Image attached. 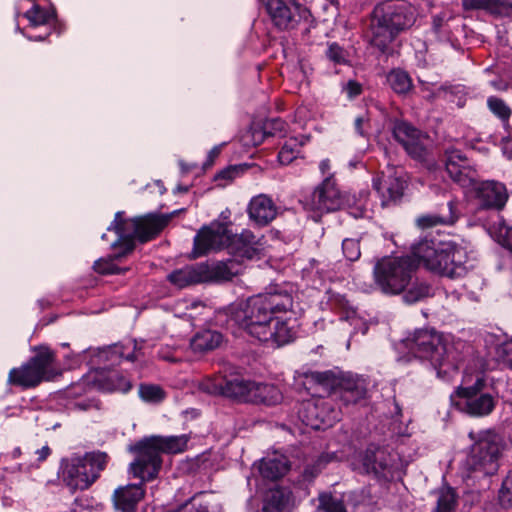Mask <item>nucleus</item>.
Wrapping results in <instances>:
<instances>
[{"label": "nucleus", "mask_w": 512, "mask_h": 512, "mask_svg": "<svg viewBox=\"0 0 512 512\" xmlns=\"http://www.w3.org/2000/svg\"><path fill=\"white\" fill-rule=\"evenodd\" d=\"M188 439L186 436H151L129 447L135 459L129 466L130 473L139 478V483L127 484L115 489L113 504L120 512H137L138 504L145 497V483L157 478L162 466V453L184 451Z\"/></svg>", "instance_id": "1"}, {"label": "nucleus", "mask_w": 512, "mask_h": 512, "mask_svg": "<svg viewBox=\"0 0 512 512\" xmlns=\"http://www.w3.org/2000/svg\"><path fill=\"white\" fill-rule=\"evenodd\" d=\"M421 262L415 248L412 255L383 257L373 269L375 283L386 295L401 294L407 304L422 301L431 295V286L416 276Z\"/></svg>", "instance_id": "2"}, {"label": "nucleus", "mask_w": 512, "mask_h": 512, "mask_svg": "<svg viewBox=\"0 0 512 512\" xmlns=\"http://www.w3.org/2000/svg\"><path fill=\"white\" fill-rule=\"evenodd\" d=\"M416 21V9L406 0H386L378 3L370 15L367 30L369 44L385 57L394 56L398 36Z\"/></svg>", "instance_id": "3"}, {"label": "nucleus", "mask_w": 512, "mask_h": 512, "mask_svg": "<svg viewBox=\"0 0 512 512\" xmlns=\"http://www.w3.org/2000/svg\"><path fill=\"white\" fill-rule=\"evenodd\" d=\"M199 389L209 395L223 396L240 403L275 406L283 399L276 385L246 380L235 373L219 372L205 377L200 381Z\"/></svg>", "instance_id": "4"}, {"label": "nucleus", "mask_w": 512, "mask_h": 512, "mask_svg": "<svg viewBox=\"0 0 512 512\" xmlns=\"http://www.w3.org/2000/svg\"><path fill=\"white\" fill-rule=\"evenodd\" d=\"M293 298L287 292H268L258 294L236 308H232L229 321L244 329L249 335L259 338L272 324L276 314L287 313L292 309Z\"/></svg>", "instance_id": "5"}, {"label": "nucleus", "mask_w": 512, "mask_h": 512, "mask_svg": "<svg viewBox=\"0 0 512 512\" xmlns=\"http://www.w3.org/2000/svg\"><path fill=\"white\" fill-rule=\"evenodd\" d=\"M416 256L431 271L448 277L458 279L468 273L466 250L454 242L422 241L415 246Z\"/></svg>", "instance_id": "6"}, {"label": "nucleus", "mask_w": 512, "mask_h": 512, "mask_svg": "<svg viewBox=\"0 0 512 512\" xmlns=\"http://www.w3.org/2000/svg\"><path fill=\"white\" fill-rule=\"evenodd\" d=\"M123 212H117L113 221L119 241L126 245V251L133 252L134 240L146 243L155 239L169 224L172 214L148 213L143 216L124 219Z\"/></svg>", "instance_id": "7"}, {"label": "nucleus", "mask_w": 512, "mask_h": 512, "mask_svg": "<svg viewBox=\"0 0 512 512\" xmlns=\"http://www.w3.org/2000/svg\"><path fill=\"white\" fill-rule=\"evenodd\" d=\"M32 351L34 355L26 363L10 370L9 384L24 389L34 388L60 374L56 367V353L50 347L39 345L33 347Z\"/></svg>", "instance_id": "8"}, {"label": "nucleus", "mask_w": 512, "mask_h": 512, "mask_svg": "<svg viewBox=\"0 0 512 512\" xmlns=\"http://www.w3.org/2000/svg\"><path fill=\"white\" fill-rule=\"evenodd\" d=\"M260 2L275 28L290 31L303 25V40L306 43L312 42L308 35L311 28L315 27V19L309 8L298 0H260Z\"/></svg>", "instance_id": "9"}, {"label": "nucleus", "mask_w": 512, "mask_h": 512, "mask_svg": "<svg viewBox=\"0 0 512 512\" xmlns=\"http://www.w3.org/2000/svg\"><path fill=\"white\" fill-rule=\"evenodd\" d=\"M405 346L415 357L427 360L440 372L443 367H453L448 344L434 328L416 329L404 340Z\"/></svg>", "instance_id": "10"}, {"label": "nucleus", "mask_w": 512, "mask_h": 512, "mask_svg": "<svg viewBox=\"0 0 512 512\" xmlns=\"http://www.w3.org/2000/svg\"><path fill=\"white\" fill-rule=\"evenodd\" d=\"M454 407L472 417L489 415L496 406L495 397L487 391L484 376H477L473 383L464 380L451 395Z\"/></svg>", "instance_id": "11"}, {"label": "nucleus", "mask_w": 512, "mask_h": 512, "mask_svg": "<svg viewBox=\"0 0 512 512\" xmlns=\"http://www.w3.org/2000/svg\"><path fill=\"white\" fill-rule=\"evenodd\" d=\"M108 461V454L102 451L72 458L63 467V480L73 489L86 490L99 478Z\"/></svg>", "instance_id": "12"}, {"label": "nucleus", "mask_w": 512, "mask_h": 512, "mask_svg": "<svg viewBox=\"0 0 512 512\" xmlns=\"http://www.w3.org/2000/svg\"><path fill=\"white\" fill-rule=\"evenodd\" d=\"M501 441L496 435H487L475 442L466 459L467 477L492 476L499 469Z\"/></svg>", "instance_id": "13"}, {"label": "nucleus", "mask_w": 512, "mask_h": 512, "mask_svg": "<svg viewBox=\"0 0 512 512\" xmlns=\"http://www.w3.org/2000/svg\"><path fill=\"white\" fill-rule=\"evenodd\" d=\"M349 197L345 199L337 188L335 180L332 177H326L318 185L313 193L301 201L303 208L315 213L313 218L316 220L323 214L342 209L345 202L349 204Z\"/></svg>", "instance_id": "14"}, {"label": "nucleus", "mask_w": 512, "mask_h": 512, "mask_svg": "<svg viewBox=\"0 0 512 512\" xmlns=\"http://www.w3.org/2000/svg\"><path fill=\"white\" fill-rule=\"evenodd\" d=\"M298 414L302 422L314 430H325L339 420V411L324 398L303 402Z\"/></svg>", "instance_id": "15"}, {"label": "nucleus", "mask_w": 512, "mask_h": 512, "mask_svg": "<svg viewBox=\"0 0 512 512\" xmlns=\"http://www.w3.org/2000/svg\"><path fill=\"white\" fill-rule=\"evenodd\" d=\"M392 133L411 158L421 163L427 162L429 151L425 142L428 136L425 133L406 121L395 122Z\"/></svg>", "instance_id": "16"}, {"label": "nucleus", "mask_w": 512, "mask_h": 512, "mask_svg": "<svg viewBox=\"0 0 512 512\" xmlns=\"http://www.w3.org/2000/svg\"><path fill=\"white\" fill-rule=\"evenodd\" d=\"M368 388L363 377L351 373L334 375L331 394L343 405H354L365 399Z\"/></svg>", "instance_id": "17"}, {"label": "nucleus", "mask_w": 512, "mask_h": 512, "mask_svg": "<svg viewBox=\"0 0 512 512\" xmlns=\"http://www.w3.org/2000/svg\"><path fill=\"white\" fill-rule=\"evenodd\" d=\"M445 169L451 180L462 187H470L477 177L472 161L460 149L450 148L444 152Z\"/></svg>", "instance_id": "18"}, {"label": "nucleus", "mask_w": 512, "mask_h": 512, "mask_svg": "<svg viewBox=\"0 0 512 512\" xmlns=\"http://www.w3.org/2000/svg\"><path fill=\"white\" fill-rule=\"evenodd\" d=\"M230 237L226 223L216 222L202 227L194 237L193 257L206 255L210 250L227 248Z\"/></svg>", "instance_id": "19"}, {"label": "nucleus", "mask_w": 512, "mask_h": 512, "mask_svg": "<svg viewBox=\"0 0 512 512\" xmlns=\"http://www.w3.org/2000/svg\"><path fill=\"white\" fill-rule=\"evenodd\" d=\"M267 336L261 334L258 338L261 342H271L276 347L293 342L298 333L296 319L285 318L278 316L277 314L273 318L272 324H269L264 330Z\"/></svg>", "instance_id": "20"}, {"label": "nucleus", "mask_w": 512, "mask_h": 512, "mask_svg": "<svg viewBox=\"0 0 512 512\" xmlns=\"http://www.w3.org/2000/svg\"><path fill=\"white\" fill-rule=\"evenodd\" d=\"M203 283H223L231 281L241 273V264L234 258L222 261L201 262Z\"/></svg>", "instance_id": "21"}, {"label": "nucleus", "mask_w": 512, "mask_h": 512, "mask_svg": "<svg viewBox=\"0 0 512 512\" xmlns=\"http://www.w3.org/2000/svg\"><path fill=\"white\" fill-rule=\"evenodd\" d=\"M363 469L367 474L380 478L385 477L393 466L391 453L384 447L369 444L361 458Z\"/></svg>", "instance_id": "22"}, {"label": "nucleus", "mask_w": 512, "mask_h": 512, "mask_svg": "<svg viewBox=\"0 0 512 512\" xmlns=\"http://www.w3.org/2000/svg\"><path fill=\"white\" fill-rule=\"evenodd\" d=\"M476 198L480 208L500 210L508 200L507 189L500 182L483 181L476 187Z\"/></svg>", "instance_id": "23"}, {"label": "nucleus", "mask_w": 512, "mask_h": 512, "mask_svg": "<svg viewBox=\"0 0 512 512\" xmlns=\"http://www.w3.org/2000/svg\"><path fill=\"white\" fill-rule=\"evenodd\" d=\"M407 187V181L401 176L390 175L373 180V188L381 197V203L384 207L398 204Z\"/></svg>", "instance_id": "24"}, {"label": "nucleus", "mask_w": 512, "mask_h": 512, "mask_svg": "<svg viewBox=\"0 0 512 512\" xmlns=\"http://www.w3.org/2000/svg\"><path fill=\"white\" fill-rule=\"evenodd\" d=\"M23 16L29 21L30 28L36 29L41 26L45 28L43 33H30L26 35L28 39L33 41L46 40L51 34L52 26L57 21L54 9L48 10L38 4H34Z\"/></svg>", "instance_id": "25"}, {"label": "nucleus", "mask_w": 512, "mask_h": 512, "mask_svg": "<svg viewBox=\"0 0 512 512\" xmlns=\"http://www.w3.org/2000/svg\"><path fill=\"white\" fill-rule=\"evenodd\" d=\"M112 246L115 250L113 254L94 262L93 269L95 272L102 275H121L129 270L128 267H121L119 263L132 252L126 251V245H123L122 241L119 240L113 243Z\"/></svg>", "instance_id": "26"}, {"label": "nucleus", "mask_w": 512, "mask_h": 512, "mask_svg": "<svg viewBox=\"0 0 512 512\" xmlns=\"http://www.w3.org/2000/svg\"><path fill=\"white\" fill-rule=\"evenodd\" d=\"M228 234L231 237L227 248L232 249L235 253L249 260L259 256L261 251L260 240L256 238L252 231L243 230L242 233L238 235L233 234L228 228Z\"/></svg>", "instance_id": "27"}, {"label": "nucleus", "mask_w": 512, "mask_h": 512, "mask_svg": "<svg viewBox=\"0 0 512 512\" xmlns=\"http://www.w3.org/2000/svg\"><path fill=\"white\" fill-rule=\"evenodd\" d=\"M247 212L249 218L257 225L266 226L275 219L277 207L270 197L260 194L250 200Z\"/></svg>", "instance_id": "28"}, {"label": "nucleus", "mask_w": 512, "mask_h": 512, "mask_svg": "<svg viewBox=\"0 0 512 512\" xmlns=\"http://www.w3.org/2000/svg\"><path fill=\"white\" fill-rule=\"evenodd\" d=\"M464 11L482 10L494 18H512V0H461Z\"/></svg>", "instance_id": "29"}, {"label": "nucleus", "mask_w": 512, "mask_h": 512, "mask_svg": "<svg viewBox=\"0 0 512 512\" xmlns=\"http://www.w3.org/2000/svg\"><path fill=\"white\" fill-rule=\"evenodd\" d=\"M459 218L457 203L449 201L445 207L437 213L421 215L416 219V224L421 229H429L438 225H453Z\"/></svg>", "instance_id": "30"}, {"label": "nucleus", "mask_w": 512, "mask_h": 512, "mask_svg": "<svg viewBox=\"0 0 512 512\" xmlns=\"http://www.w3.org/2000/svg\"><path fill=\"white\" fill-rule=\"evenodd\" d=\"M293 495L289 488L275 487L266 491L263 499L264 512H291Z\"/></svg>", "instance_id": "31"}, {"label": "nucleus", "mask_w": 512, "mask_h": 512, "mask_svg": "<svg viewBox=\"0 0 512 512\" xmlns=\"http://www.w3.org/2000/svg\"><path fill=\"white\" fill-rule=\"evenodd\" d=\"M201 263L186 265L180 269L172 271L167 276V280L174 286L182 289L188 286L202 284Z\"/></svg>", "instance_id": "32"}, {"label": "nucleus", "mask_w": 512, "mask_h": 512, "mask_svg": "<svg viewBox=\"0 0 512 512\" xmlns=\"http://www.w3.org/2000/svg\"><path fill=\"white\" fill-rule=\"evenodd\" d=\"M334 375L332 371L307 370L298 373L297 382L310 394H314L313 390L318 386L331 391Z\"/></svg>", "instance_id": "33"}, {"label": "nucleus", "mask_w": 512, "mask_h": 512, "mask_svg": "<svg viewBox=\"0 0 512 512\" xmlns=\"http://www.w3.org/2000/svg\"><path fill=\"white\" fill-rule=\"evenodd\" d=\"M130 345L133 346V351L130 353H125V345L121 343L113 344L102 349H99L97 353V358L99 362L109 363L110 365L119 364L122 359H126L128 361L134 362L137 359L136 349L137 343L135 340H131L129 342Z\"/></svg>", "instance_id": "34"}, {"label": "nucleus", "mask_w": 512, "mask_h": 512, "mask_svg": "<svg viewBox=\"0 0 512 512\" xmlns=\"http://www.w3.org/2000/svg\"><path fill=\"white\" fill-rule=\"evenodd\" d=\"M289 468V462L284 456H275L263 458L260 461L259 472L263 478L275 481L283 477Z\"/></svg>", "instance_id": "35"}, {"label": "nucleus", "mask_w": 512, "mask_h": 512, "mask_svg": "<svg viewBox=\"0 0 512 512\" xmlns=\"http://www.w3.org/2000/svg\"><path fill=\"white\" fill-rule=\"evenodd\" d=\"M223 341V335L211 329H204L197 332L191 339V348L195 352L212 351L220 346Z\"/></svg>", "instance_id": "36"}, {"label": "nucleus", "mask_w": 512, "mask_h": 512, "mask_svg": "<svg viewBox=\"0 0 512 512\" xmlns=\"http://www.w3.org/2000/svg\"><path fill=\"white\" fill-rule=\"evenodd\" d=\"M390 88L398 95H407L414 87L408 72L403 69H392L387 75Z\"/></svg>", "instance_id": "37"}, {"label": "nucleus", "mask_w": 512, "mask_h": 512, "mask_svg": "<svg viewBox=\"0 0 512 512\" xmlns=\"http://www.w3.org/2000/svg\"><path fill=\"white\" fill-rule=\"evenodd\" d=\"M436 506L432 512H456L458 506V494L450 486L442 487L437 492Z\"/></svg>", "instance_id": "38"}, {"label": "nucleus", "mask_w": 512, "mask_h": 512, "mask_svg": "<svg viewBox=\"0 0 512 512\" xmlns=\"http://www.w3.org/2000/svg\"><path fill=\"white\" fill-rule=\"evenodd\" d=\"M287 123L279 117L266 119L255 134L259 136L258 143H262L266 137L284 136Z\"/></svg>", "instance_id": "39"}, {"label": "nucleus", "mask_w": 512, "mask_h": 512, "mask_svg": "<svg viewBox=\"0 0 512 512\" xmlns=\"http://www.w3.org/2000/svg\"><path fill=\"white\" fill-rule=\"evenodd\" d=\"M100 387L108 392H122L127 393L132 388V383L129 379L118 372H112L100 380Z\"/></svg>", "instance_id": "40"}, {"label": "nucleus", "mask_w": 512, "mask_h": 512, "mask_svg": "<svg viewBox=\"0 0 512 512\" xmlns=\"http://www.w3.org/2000/svg\"><path fill=\"white\" fill-rule=\"evenodd\" d=\"M326 295L327 304L331 310L343 313L345 318H349L356 313L352 304L344 294L328 289Z\"/></svg>", "instance_id": "41"}, {"label": "nucleus", "mask_w": 512, "mask_h": 512, "mask_svg": "<svg viewBox=\"0 0 512 512\" xmlns=\"http://www.w3.org/2000/svg\"><path fill=\"white\" fill-rule=\"evenodd\" d=\"M336 458L334 453H322L312 463L307 464L303 470L302 476L305 481H313L327 464Z\"/></svg>", "instance_id": "42"}, {"label": "nucleus", "mask_w": 512, "mask_h": 512, "mask_svg": "<svg viewBox=\"0 0 512 512\" xmlns=\"http://www.w3.org/2000/svg\"><path fill=\"white\" fill-rule=\"evenodd\" d=\"M324 55L333 66L351 64L349 52L338 42H328Z\"/></svg>", "instance_id": "43"}, {"label": "nucleus", "mask_w": 512, "mask_h": 512, "mask_svg": "<svg viewBox=\"0 0 512 512\" xmlns=\"http://www.w3.org/2000/svg\"><path fill=\"white\" fill-rule=\"evenodd\" d=\"M487 107L502 123L506 124L509 122L512 109L502 98L494 95L489 96L487 98Z\"/></svg>", "instance_id": "44"}, {"label": "nucleus", "mask_w": 512, "mask_h": 512, "mask_svg": "<svg viewBox=\"0 0 512 512\" xmlns=\"http://www.w3.org/2000/svg\"><path fill=\"white\" fill-rule=\"evenodd\" d=\"M301 147L302 143L297 138L286 140L278 153L279 162L283 165L290 164L301 152Z\"/></svg>", "instance_id": "45"}, {"label": "nucleus", "mask_w": 512, "mask_h": 512, "mask_svg": "<svg viewBox=\"0 0 512 512\" xmlns=\"http://www.w3.org/2000/svg\"><path fill=\"white\" fill-rule=\"evenodd\" d=\"M253 164L241 163L235 165H229L224 169L220 170L215 176V181L225 180L226 182H230L233 179L243 175L246 171L252 168Z\"/></svg>", "instance_id": "46"}, {"label": "nucleus", "mask_w": 512, "mask_h": 512, "mask_svg": "<svg viewBox=\"0 0 512 512\" xmlns=\"http://www.w3.org/2000/svg\"><path fill=\"white\" fill-rule=\"evenodd\" d=\"M139 395L146 402L160 403L165 398V391L158 385L141 384Z\"/></svg>", "instance_id": "47"}, {"label": "nucleus", "mask_w": 512, "mask_h": 512, "mask_svg": "<svg viewBox=\"0 0 512 512\" xmlns=\"http://www.w3.org/2000/svg\"><path fill=\"white\" fill-rule=\"evenodd\" d=\"M432 31L437 35L439 39H449L451 35V29L448 24V19L445 13H440L432 17Z\"/></svg>", "instance_id": "48"}, {"label": "nucleus", "mask_w": 512, "mask_h": 512, "mask_svg": "<svg viewBox=\"0 0 512 512\" xmlns=\"http://www.w3.org/2000/svg\"><path fill=\"white\" fill-rule=\"evenodd\" d=\"M498 497L502 507H512V470L509 471L507 476L504 478Z\"/></svg>", "instance_id": "49"}, {"label": "nucleus", "mask_w": 512, "mask_h": 512, "mask_svg": "<svg viewBox=\"0 0 512 512\" xmlns=\"http://www.w3.org/2000/svg\"><path fill=\"white\" fill-rule=\"evenodd\" d=\"M342 250L346 259L352 262L358 260L361 255L360 243L355 239H344L342 242Z\"/></svg>", "instance_id": "50"}, {"label": "nucleus", "mask_w": 512, "mask_h": 512, "mask_svg": "<svg viewBox=\"0 0 512 512\" xmlns=\"http://www.w3.org/2000/svg\"><path fill=\"white\" fill-rule=\"evenodd\" d=\"M499 358L512 369V338L505 341L497 348Z\"/></svg>", "instance_id": "51"}, {"label": "nucleus", "mask_w": 512, "mask_h": 512, "mask_svg": "<svg viewBox=\"0 0 512 512\" xmlns=\"http://www.w3.org/2000/svg\"><path fill=\"white\" fill-rule=\"evenodd\" d=\"M343 91L349 99H354L363 93V86L360 82L351 79L345 84Z\"/></svg>", "instance_id": "52"}, {"label": "nucleus", "mask_w": 512, "mask_h": 512, "mask_svg": "<svg viewBox=\"0 0 512 512\" xmlns=\"http://www.w3.org/2000/svg\"><path fill=\"white\" fill-rule=\"evenodd\" d=\"M220 147L219 146H215L213 147L209 153H208V157H207V161L204 163V167H210L213 165L214 163V160L219 156L220 154Z\"/></svg>", "instance_id": "53"}, {"label": "nucleus", "mask_w": 512, "mask_h": 512, "mask_svg": "<svg viewBox=\"0 0 512 512\" xmlns=\"http://www.w3.org/2000/svg\"><path fill=\"white\" fill-rule=\"evenodd\" d=\"M503 246L512 252V225L505 231V235L503 237Z\"/></svg>", "instance_id": "54"}, {"label": "nucleus", "mask_w": 512, "mask_h": 512, "mask_svg": "<svg viewBox=\"0 0 512 512\" xmlns=\"http://www.w3.org/2000/svg\"><path fill=\"white\" fill-rule=\"evenodd\" d=\"M36 454L38 455L37 460H38L39 462H43V461H45V460L48 458V456L51 454V449H50V447H49L48 445H45V446H43L41 449H38V450L36 451Z\"/></svg>", "instance_id": "55"}, {"label": "nucleus", "mask_w": 512, "mask_h": 512, "mask_svg": "<svg viewBox=\"0 0 512 512\" xmlns=\"http://www.w3.org/2000/svg\"><path fill=\"white\" fill-rule=\"evenodd\" d=\"M367 120L363 116H359L355 119V130L360 136H366V133L363 129V125Z\"/></svg>", "instance_id": "56"}, {"label": "nucleus", "mask_w": 512, "mask_h": 512, "mask_svg": "<svg viewBox=\"0 0 512 512\" xmlns=\"http://www.w3.org/2000/svg\"><path fill=\"white\" fill-rule=\"evenodd\" d=\"M330 169V162L328 159L322 160L320 162V170L323 174H326Z\"/></svg>", "instance_id": "57"}, {"label": "nucleus", "mask_w": 512, "mask_h": 512, "mask_svg": "<svg viewBox=\"0 0 512 512\" xmlns=\"http://www.w3.org/2000/svg\"><path fill=\"white\" fill-rule=\"evenodd\" d=\"M256 130H259V127L252 128V138H253V145L258 146L261 143H258L259 136L255 134Z\"/></svg>", "instance_id": "58"}, {"label": "nucleus", "mask_w": 512, "mask_h": 512, "mask_svg": "<svg viewBox=\"0 0 512 512\" xmlns=\"http://www.w3.org/2000/svg\"><path fill=\"white\" fill-rule=\"evenodd\" d=\"M364 211L363 206L361 204L356 205L355 212H352L354 216H358V214H362Z\"/></svg>", "instance_id": "59"}, {"label": "nucleus", "mask_w": 512, "mask_h": 512, "mask_svg": "<svg viewBox=\"0 0 512 512\" xmlns=\"http://www.w3.org/2000/svg\"><path fill=\"white\" fill-rule=\"evenodd\" d=\"M330 5L334 6V7H338L339 6V0H326Z\"/></svg>", "instance_id": "60"}, {"label": "nucleus", "mask_w": 512, "mask_h": 512, "mask_svg": "<svg viewBox=\"0 0 512 512\" xmlns=\"http://www.w3.org/2000/svg\"><path fill=\"white\" fill-rule=\"evenodd\" d=\"M178 190L183 192V193H186L188 191V187H181V186H179Z\"/></svg>", "instance_id": "61"}]
</instances>
